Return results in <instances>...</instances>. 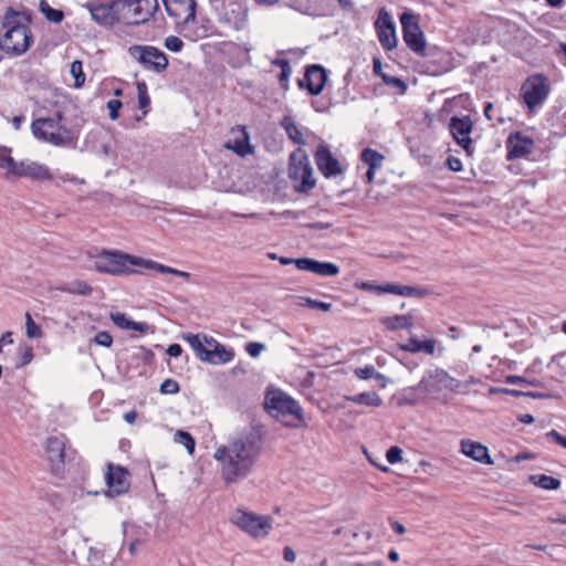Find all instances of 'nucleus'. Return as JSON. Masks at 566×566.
<instances>
[{
    "instance_id": "1",
    "label": "nucleus",
    "mask_w": 566,
    "mask_h": 566,
    "mask_svg": "<svg viewBox=\"0 0 566 566\" xmlns=\"http://www.w3.org/2000/svg\"><path fill=\"white\" fill-rule=\"evenodd\" d=\"M263 434L251 428L228 446L216 450L214 459L221 462L222 479L227 484L234 483L250 474L263 449Z\"/></svg>"
},
{
    "instance_id": "2",
    "label": "nucleus",
    "mask_w": 566,
    "mask_h": 566,
    "mask_svg": "<svg viewBox=\"0 0 566 566\" xmlns=\"http://www.w3.org/2000/svg\"><path fill=\"white\" fill-rule=\"evenodd\" d=\"M32 13L9 7L1 19L0 50L11 56L24 54L33 44Z\"/></svg>"
},
{
    "instance_id": "3",
    "label": "nucleus",
    "mask_w": 566,
    "mask_h": 566,
    "mask_svg": "<svg viewBox=\"0 0 566 566\" xmlns=\"http://www.w3.org/2000/svg\"><path fill=\"white\" fill-rule=\"evenodd\" d=\"M402 29V39L406 45L417 55L427 57L428 63L426 72L431 75H440L450 70V57L438 49L427 50L424 34L419 25V14L411 11H405L400 15Z\"/></svg>"
},
{
    "instance_id": "4",
    "label": "nucleus",
    "mask_w": 566,
    "mask_h": 566,
    "mask_svg": "<svg viewBox=\"0 0 566 566\" xmlns=\"http://www.w3.org/2000/svg\"><path fill=\"white\" fill-rule=\"evenodd\" d=\"M264 409L272 418L285 427L296 429L306 426L300 403L281 389L266 391Z\"/></svg>"
},
{
    "instance_id": "5",
    "label": "nucleus",
    "mask_w": 566,
    "mask_h": 566,
    "mask_svg": "<svg viewBox=\"0 0 566 566\" xmlns=\"http://www.w3.org/2000/svg\"><path fill=\"white\" fill-rule=\"evenodd\" d=\"M462 382L451 377L444 369L436 368L428 370L415 387L406 389V402L415 406L420 399L427 397L439 398L442 390L458 391Z\"/></svg>"
},
{
    "instance_id": "6",
    "label": "nucleus",
    "mask_w": 566,
    "mask_h": 566,
    "mask_svg": "<svg viewBox=\"0 0 566 566\" xmlns=\"http://www.w3.org/2000/svg\"><path fill=\"white\" fill-rule=\"evenodd\" d=\"M146 259L130 255L120 251L103 250L94 262V268L99 273L111 275L137 274L138 271L130 266H142L146 269Z\"/></svg>"
},
{
    "instance_id": "7",
    "label": "nucleus",
    "mask_w": 566,
    "mask_h": 566,
    "mask_svg": "<svg viewBox=\"0 0 566 566\" xmlns=\"http://www.w3.org/2000/svg\"><path fill=\"white\" fill-rule=\"evenodd\" d=\"M63 115L59 111L53 117H40L32 122L31 130L39 140L46 142L53 146H65L73 139L70 128L62 125Z\"/></svg>"
},
{
    "instance_id": "8",
    "label": "nucleus",
    "mask_w": 566,
    "mask_h": 566,
    "mask_svg": "<svg viewBox=\"0 0 566 566\" xmlns=\"http://www.w3.org/2000/svg\"><path fill=\"white\" fill-rule=\"evenodd\" d=\"M118 21L138 25L148 21L157 8V0H114Z\"/></svg>"
},
{
    "instance_id": "9",
    "label": "nucleus",
    "mask_w": 566,
    "mask_h": 566,
    "mask_svg": "<svg viewBox=\"0 0 566 566\" xmlns=\"http://www.w3.org/2000/svg\"><path fill=\"white\" fill-rule=\"evenodd\" d=\"M44 451L51 472L57 476L63 474L65 463L73 460L76 454V451L69 446V440L64 434L49 437L44 444Z\"/></svg>"
},
{
    "instance_id": "10",
    "label": "nucleus",
    "mask_w": 566,
    "mask_h": 566,
    "mask_svg": "<svg viewBox=\"0 0 566 566\" xmlns=\"http://www.w3.org/2000/svg\"><path fill=\"white\" fill-rule=\"evenodd\" d=\"M289 177L295 191L301 193L308 192L316 185L311 163L303 153H292L290 156Z\"/></svg>"
},
{
    "instance_id": "11",
    "label": "nucleus",
    "mask_w": 566,
    "mask_h": 566,
    "mask_svg": "<svg viewBox=\"0 0 566 566\" xmlns=\"http://www.w3.org/2000/svg\"><path fill=\"white\" fill-rule=\"evenodd\" d=\"M549 94L547 78L542 74L527 77L522 84L521 96L530 111L543 104Z\"/></svg>"
},
{
    "instance_id": "12",
    "label": "nucleus",
    "mask_w": 566,
    "mask_h": 566,
    "mask_svg": "<svg viewBox=\"0 0 566 566\" xmlns=\"http://www.w3.org/2000/svg\"><path fill=\"white\" fill-rule=\"evenodd\" d=\"M128 53L146 70L154 71L156 73H161L168 66L167 55L155 46L132 45L128 49Z\"/></svg>"
},
{
    "instance_id": "13",
    "label": "nucleus",
    "mask_w": 566,
    "mask_h": 566,
    "mask_svg": "<svg viewBox=\"0 0 566 566\" xmlns=\"http://www.w3.org/2000/svg\"><path fill=\"white\" fill-rule=\"evenodd\" d=\"M231 521L252 537H263L272 530V518L270 516H260L241 510L233 514Z\"/></svg>"
},
{
    "instance_id": "14",
    "label": "nucleus",
    "mask_w": 566,
    "mask_h": 566,
    "mask_svg": "<svg viewBox=\"0 0 566 566\" xmlns=\"http://www.w3.org/2000/svg\"><path fill=\"white\" fill-rule=\"evenodd\" d=\"M106 468L107 471L104 479L107 489L105 495L116 497L127 493L130 488V473L128 469L113 463H107Z\"/></svg>"
},
{
    "instance_id": "15",
    "label": "nucleus",
    "mask_w": 566,
    "mask_h": 566,
    "mask_svg": "<svg viewBox=\"0 0 566 566\" xmlns=\"http://www.w3.org/2000/svg\"><path fill=\"white\" fill-rule=\"evenodd\" d=\"M448 127L457 144L461 146L468 155H471L473 153L472 138L470 137L473 129L471 117L468 115L462 117L452 116Z\"/></svg>"
},
{
    "instance_id": "16",
    "label": "nucleus",
    "mask_w": 566,
    "mask_h": 566,
    "mask_svg": "<svg viewBox=\"0 0 566 566\" xmlns=\"http://www.w3.org/2000/svg\"><path fill=\"white\" fill-rule=\"evenodd\" d=\"M375 29L378 41L386 51H391L397 46L395 23L390 13L385 8L378 11Z\"/></svg>"
},
{
    "instance_id": "17",
    "label": "nucleus",
    "mask_w": 566,
    "mask_h": 566,
    "mask_svg": "<svg viewBox=\"0 0 566 566\" xmlns=\"http://www.w3.org/2000/svg\"><path fill=\"white\" fill-rule=\"evenodd\" d=\"M315 163L318 170L326 178H334L343 174V168L338 159L332 154L329 148L319 144L314 154Z\"/></svg>"
},
{
    "instance_id": "18",
    "label": "nucleus",
    "mask_w": 566,
    "mask_h": 566,
    "mask_svg": "<svg viewBox=\"0 0 566 566\" xmlns=\"http://www.w3.org/2000/svg\"><path fill=\"white\" fill-rule=\"evenodd\" d=\"M327 81V72L319 64L308 65L304 77L298 81L300 87H306L311 95H318L324 90Z\"/></svg>"
},
{
    "instance_id": "19",
    "label": "nucleus",
    "mask_w": 566,
    "mask_h": 566,
    "mask_svg": "<svg viewBox=\"0 0 566 566\" xmlns=\"http://www.w3.org/2000/svg\"><path fill=\"white\" fill-rule=\"evenodd\" d=\"M13 176L25 177L34 181H49L53 179V174L46 165L29 159L18 163L17 169L13 170Z\"/></svg>"
},
{
    "instance_id": "20",
    "label": "nucleus",
    "mask_w": 566,
    "mask_h": 566,
    "mask_svg": "<svg viewBox=\"0 0 566 566\" xmlns=\"http://www.w3.org/2000/svg\"><path fill=\"white\" fill-rule=\"evenodd\" d=\"M232 137L226 142L224 147L239 156H245L253 151L250 145V136L244 126H237L231 129Z\"/></svg>"
},
{
    "instance_id": "21",
    "label": "nucleus",
    "mask_w": 566,
    "mask_h": 566,
    "mask_svg": "<svg viewBox=\"0 0 566 566\" xmlns=\"http://www.w3.org/2000/svg\"><path fill=\"white\" fill-rule=\"evenodd\" d=\"M92 19L102 25H113L118 21L117 10L115 2L112 0L108 3H93L88 6Z\"/></svg>"
},
{
    "instance_id": "22",
    "label": "nucleus",
    "mask_w": 566,
    "mask_h": 566,
    "mask_svg": "<svg viewBox=\"0 0 566 566\" xmlns=\"http://www.w3.org/2000/svg\"><path fill=\"white\" fill-rule=\"evenodd\" d=\"M533 140L518 132L510 135L507 139V159H515L530 155L533 150Z\"/></svg>"
},
{
    "instance_id": "23",
    "label": "nucleus",
    "mask_w": 566,
    "mask_h": 566,
    "mask_svg": "<svg viewBox=\"0 0 566 566\" xmlns=\"http://www.w3.org/2000/svg\"><path fill=\"white\" fill-rule=\"evenodd\" d=\"M203 340L209 347V364L220 365L227 364L234 358V352L220 344L213 337L203 336Z\"/></svg>"
},
{
    "instance_id": "24",
    "label": "nucleus",
    "mask_w": 566,
    "mask_h": 566,
    "mask_svg": "<svg viewBox=\"0 0 566 566\" xmlns=\"http://www.w3.org/2000/svg\"><path fill=\"white\" fill-rule=\"evenodd\" d=\"M461 452L476 462L489 465L493 464V460L489 454L488 448L480 442H475L472 440H462Z\"/></svg>"
},
{
    "instance_id": "25",
    "label": "nucleus",
    "mask_w": 566,
    "mask_h": 566,
    "mask_svg": "<svg viewBox=\"0 0 566 566\" xmlns=\"http://www.w3.org/2000/svg\"><path fill=\"white\" fill-rule=\"evenodd\" d=\"M384 294L390 293L400 296H413V297H424L429 294L428 289L422 286H409V285H400L394 283H385L384 284Z\"/></svg>"
},
{
    "instance_id": "26",
    "label": "nucleus",
    "mask_w": 566,
    "mask_h": 566,
    "mask_svg": "<svg viewBox=\"0 0 566 566\" xmlns=\"http://www.w3.org/2000/svg\"><path fill=\"white\" fill-rule=\"evenodd\" d=\"M201 334L187 333L182 335V339L186 340L195 352L196 356L201 360L208 363L209 360V348L206 347L207 343L203 340Z\"/></svg>"
},
{
    "instance_id": "27",
    "label": "nucleus",
    "mask_w": 566,
    "mask_h": 566,
    "mask_svg": "<svg viewBox=\"0 0 566 566\" xmlns=\"http://www.w3.org/2000/svg\"><path fill=\"white\" fill-rule=\"evenodd\" d=\"M400 348L408 353H420L423 352L428 355H433L436 350V340L434 339H426L420 340L417 337L412 336L408 339V342L400 346Z\"/></svg>"
},
{
    "instance_id": "28",
    "label": "nucleus",
    "mask_w": 566,
    "mask_h": 566,
    "mask_svg": "<svg viewBox=\"0 0 566 566\" xmlns=\"http://www.w3.org/2000/svg\"><path fill=\"white\" fill-rule=\"evenodd\" d=\"M346 400L369 407H379L382 405V399L376 391H365L353 396H347Z\"/></svg>"
},
{
    "instance_id": "29",
    "label": "nucleus",
    "mask_w": 566,
    "mask_h": 566,
    "mask_svg": "<svg viewBox=\"0 0 566 566\" xmlns=\"http://www.w3.org/2000/svg\"><path fill=\"white\" fill-rule=\"evenodd\" d=\"M281 126L286 132L289 138L297 144V145H305V139L303 137V134L294 119L291 116H284L281 120Z\"/></svg>"
},
{
    "instance_id": "30",
    "label": "nucleus",
    "mask_w": 566,
    "mask_h": 566,
    "mask_svg": "<svg viewBox=\"0 0 566 566\" xmlns=\"http://www.w3.org/2000/svg\"><path fill=\"white\" fill-rule=\"evenodd\" d=\"M146 269L156 271V272L161 273V274H171V275H175V276L182 277L185 280H189V277H190V273H188V272L170 268L168 265L161 264V263L156 262L154 260H147Z\"/></svg>"
},
{
    "instance_id": "31",
    "label": "nucleus",
    "mask_w": 566,
    "mask_h": 566,
    "mask_svg": "<svg viewBox=\"0 0 566 566\" xmlns=\"http://www.w3.org/2000/svg\"><path fill=\"white\" fill-rule=\"evenodd\" d=\"M530 481L543 490H557L560 486V480L546 474H533Z\"/></svg>"
},
{
    "instance_id": "32",
    "label": "nucleus",
    "mask_w": 566,
    "mask_h": 566,
    "mask_svg": "<svg viewBox=\"0 0 566 566\" xmlns=\"http://www.w3.org/2000/svg\"><path fill=\"white\" fill-rule=\"evenodd\" d=\"M384 324L388 329H407L412 326V317L410 315H394L386 317Z\"/></svg>"
},
{
    "instance_id": "33",
    "label": "nucleus",
    "mask_w": 566,
    "mask_h": 566,
    "mask_svg": "<svg viewBox=\"0 0 566 566\" xmlns=\"http://www.w3.org/2000/svg\"><path fill=\"white\" fill-rule=\"evenodd\" d=\"M39 10L50 22L60 23L64 19V12L60 9L52 8L46 0L40 1Z\"/></svg>"
},
{
    "instance_id": "34",
    "label": "nucleus",
    "mask_w": 566,
    "mask_h": 566,
    "mask_svg": "<svg viewBox=\"0 0 566 566\" xmlns=\"http://www.w3.org/2000/svg\"><path fill=\"white\" fill-rule=\"evenodd\" d=\"M384 158L385 157L379 151L373 148H365L360 154L361 161L368 165L371 169L380 168Z\"/></svg>"
},
{
    "instance_id": "35",
    "label": "nucleus",
    "mask_w": 566,
    "mask_h": 566,
    "mask_svg": "<svg viewBox=\"0 0 566 566\" xmlns=\"http://www.w3.org/2000/svg\"><path fill=\"white\" fill-rule=\"evenodd\" d=\"M60 291L71 293V294H78L88 296L92 294L93 289L92 286L86 283L85 281H75L71 284H64L59 287Z\"/></svg>"
},
{
    "instance_id": "36",
    "label": "nucleus",
    "mask_w": 566,
    "mask_h": 566,
    "mask_svg": "<svg viewBox=\"0 0 566 566\" xmlns=\"http://www.w3.org/2000/svg\"><path fill=\"white\" fill-rule=\"evenodd\" d=\"M11 148L7 146H0V168L7 169V175L13 176V170L17 169L18 161H15L11 156Z\"/></svg>"
},
{
    "instance_id": "37",
    "label": "nucleus",
    "mask_w": 566,
    "mask_h": 566,
    "mask_svg": "<svg viewBox=\"0 0 566 566\" xmlns=\"http://www.w3.org/2000/svg\"><path fill=\"white\" fill-rule=\"evenodd\" d=\"M70 73L74 77V87H82L86 77L83 72V64L80 60H75L71 63Z\"/></svg>"
},
{
    "instance_id": "38",
    "label": "nucleus",
    "mask_w": 566,
    "mask_h": 566,
    "mask_svg": "<svg viewBox=\"0 0 566 566\" xmlns=\"http://www.w3.org/2000/svg\"><path fill=\"white\" fill-rule=\"evenodd\" d=\"M314 273L321 276H335L339 273V268L332 262L317 261Z\"/></svg>"
},
{
    "instance_id": "39",
    "label": "nucleus",
    "mask_w": 566,
    "mask_h": 566,
    "mask_svg": "<svg viewBox=\"0 0 566 566\" xmlns=\"http://www.w3.org/2000/svg\"><path fill=\"white\" fill-rule=\"evenodd\" d=\"M175 441L177 443L185 446V448L187 449V451L190 454L193 453L195 447H196V441L189 432L184 431V430H178L175 434Z\"/></svg>"
},
{
    "instance_id": "40",
    "label": "nucleus",
    "mask_w": 566,
    "mask_h": 566,
    "mask_svg": "<svg viewBox=\"0 0 566 566\" xmlns=\"http://www.w3.org/2000/svg\"><path fill=\"white\" fill-rule=\"evenodd\" d=\"M25 334L29 338H41L43 335L42 328L38 325L29 312L25 313Z\"/></svg>"
},
{
    "instance_id": "41",
    "label": "nucleus",
    "mask_w": 566,
    "mask_h": 566,
    "mask_svg": "<svg viewBox=\"0 0 566 566\" xmlns=\"http://www.w3.org/2000/svg\"><path fill=\"white\" fill-rule=\"evenodd\" d=\"M137 95L139 108L144 109V114H147L150 106V97L145 82L137 83Z\"/></svg>"
},
{
    "instance_id": "42",
    "label": "nucleus",
    "mask_w": 566,
    "mask_h": 566,
    "mask_svg": "<svg viewBox=\"0 0 566 566\" xmlns=\"http://www.w3.org/2000/svg\"><path fill=\"white\" fill-rule=\"evenodd\" d=\"M380 77L386 85L396 87L400 94H405L408 90V85L399 77L389 74H380Z\"/></svg>"
},
{
    "instance_id": "43",
    "label": "nucleus",
    "mask_w": 566,
    "mask_h": 566,
    "mask_svg": "<svg viewBox=\"0 0 566 566\" xmlns=\"http://www.w3.org/2000/svg\"><path fill=\"white\" fill-rule=\"evenodd\" d=\"M112 322L122 329H130L133 321L126 316L124 313H111Z\"/></svg>"
},
{
    "instance_id": "44",
    "label": "nucleus",
    "mask_w": 566,
    "mask_h": 566,
    "mask_svg": "<svg viewBox=\"0 0 566 566\" xmlns=\"http://www.w3.org/2000/svg\"><path fill=\"white\" fill-rule=\"evenodd\" d=\"M179 390H180L179 384L175 379H171V378L165 379L161 382L160 388H159V391L163 395H174V394L179 392Z\"/></svg>"
},
{
    "instance_id": "45",
    "label": "nucleus",
    "mask_w": 566,
    "mask_h": 566,
    "mask_svg": "<svg viewBox=\"0 0 566 566\" xmlns=\"http://www.w3.org/2000/svg\"><path fill=\"white\" fill-rule=\"evenodd\" d=\"M317 260L310 258H300L295 260V265L301 271H307L314 273Z\"/></svg>"
},
{
    "instance_id": "46",
    "label": "nucleus",
    "mask_w": 566,
    "mask_h": 566,
    "mask_svg": "<svg viewBox=\"0 0 566 566\" xmlns=\"http://www.w3.org/2000/svg\"><path fill=\"white\" fill-rule=\"evenodd\" d=\"M165 46L172 52H180L184 48V42L176 35H169L165 39Z\"/></svg>"
},
{
    "instance_id": "47",
    "label": "nucleus",
    "mask_w": 566,
    "mask_h": 566,
    "mask_svg": "<svg viewBox=\"0 0 566 566\" xmlns=\"http://www.w3.org/2000/svg\"><path fill=\"white\" fill-rule=\"evenodd\" d=\"M94 343L103 347H111L113 344V337L108 332L101 331L95 335Z\"/></svg>"
},
{
    "instance_id": "48",
    "label": "nucleus",
    "mask_w": 566,
    "mask_h": 566,
    "mask_svg": "<svg viewBox=\"0 0 566 566\" xmlns=\"http://www.w3.org/2000/svg\"><path fill=\"white\" fill-rule=\"evenodd\" d=\"M123 104L119 99L113 98L107 102V108H108V116L112 120H115L118 118L119 109L122 108Z\"/></svg>"
},
{
    "instance_id": "49",
    "label": "nucleus",
    "mask_w": 566,
    "mask_h": 566,
    "mask_svg": "<svg viewBox=\"0 0 566 566\" xmlns=\"http://www.w3.org/2000/svg\"><path fill=\"white\" fill-rule=\"evenodd\" d=\"M401 454H402V450L399 447L394 446L387 450L386 459L390 464H395V463L401 461V459H402Z\"/></svg>"
},
{
    "instance_id": "50",
    "label": "nucleus",
    "mask_w": 566,
    "mask_h": 566,
    "mask_svg": "<svg viewBox=\"0 0 566 566\" xmlns=\"http://www.w3.org/2000/svg\"><path fill=\"white\" fill-rule=\"evenodd\" d=\"M491 392H496V391H501V392H506V394H511L513 396H527V397H532V398H542L544 397L543 394L541 392H533V391H528V392H523V391H520V390H514V389H494L492 388L490 390Z\"/></svg>"
},
{
    "instance_id": "51",
    "label": "nucleus",
    "mask_w": 566,
    "mask_h": 566,
    "mask_svg": "<svg viewBox=\"0 0 566 566\" xmlns=\"http://www.w3.org/2000/svg\"><path fill=\"white\" fill-rule=\"evenodd\" d=\"M376 374V369L373 365H366L355 369V375L360 379H369Z\"/></svg>"
},
{
    "instance_id": "52",
    "label": "nucleus",
    "mask_w": 566,
    "mask_h": 566,
    "mask_svg": "<svg viewBox=\"0 0 566 566\" xmlns=\"http://www.w3.org/2000/svg\"><path fill=\"white\" fill-rule=\"evenodd\" d=\"M305 303H306V305L308 307L315 308V310H319V311H323V312H328L332 308V304L331 303L313 300V298H310V297L305 298Z\"/></svg>"
},
{
    "instance_id": "53",
    "label": "nucleus",
    "mask_w": 566,
    "mask_h": 566,
    "mask_svg": "<svg viewBox=\"0 0 566 566\" xmlns=\"http://www.w3.org/2000/svg\"><path fill=\"white\" fill-rule=\"evenodd\" d=\"M264 347L262 343L251 342L247 344L245 350L251 357H258Z\"/></svg>"
},
{
    "instance_id": "54",
    "label": "nucleus",
    "mask_w": 566,
    "mask_h": 566,
    "mask_svg": "<svg viewBox=\"0 0 566 566\" xmlns=\"http://www.w3.org/2000/svg\"><path fill=\"white\" fill-rule=\"evenodd\" d=\"M546 437L563 448H566V437L562 436L558 431L553 429L546 433Z\"/></svg>"
},
{
    "instance_id": "55",
    "label": "nucleus",
    "mask_w": 566,
    "mask_h": 566,
    "mask_svg": "<svg viewBox=\"0 0 566 566\" xmlns=\"http://www.w3.org/2000/svg\"><path fill=\"white\" fill-rule=\"evenodd\" d=\"M361 289L368 292L376 293L378 295L384 294V284H375L370 282H366L361 284Z\"/></svg>"
},
{
    "instance_id": "56",
    "label": "nucleus",
    "mask_w": 566,
    "mask_h": 566,
    "mask_svg": "<svg viewBox=\"0 0 566 566\" xmlns=\"http://www.w3.org/2000/svg\"><path fill=\"white\" fill-rule=\"evenodd\" d=\"M132 327L130 329L132 331H137L139 333H143V334H146L148 332H153V328L149 324L145 323V322H135L133 321V324H130Z\"/></svg>"
},
{
    "instance_id": "57",
    "label": "nucleus",
    "mask_w": 566,
    "mask_h": 566,
    "mask_svg": "<svg viewBox=\"0 0 566 566\" xmlns=\"http://www.w3.org/2000/svg\"><path fill=\"white\" fill-rule=\"evenodd\" d=\"M447 165H448L449 169L452 171H461L462 170V161L457 157L450 156L447 159Z\"/></svg>"
},
{
    "instance_id": "58",
    "label": "nucleus",
    "mask_w": 566,
    "mask_h": 566,
    "mask_svg": "<svg viewBox=\"0 0 566 566\" xmlns=\"http://www.w3.org/2000/svg\"><path fill=\"white\" fill-rule=\"evenodd\" d=\"M188 13L185 17V23H188L190 21H195L196 19V0H188Z\"/></svg>"
},
{
    "instance_id": "59",
    "label": "nucleus",
    "mask_w": 566,
    "mask_h": 566,
    "mask_svg": "<svg viewBox=\"0 0 566 566\" xmlns=\"http://www.w3.org/2000/svg\"><path fill=\"white\" fill-rule=\"evenodd\" d=\"M32 358H33L32 348L31 347L25 348L21 355V360H20V364L18 365V367L28 365L29 363H31Z\"/></svg>"
},
{
    "instance_id": "60",
    "label": "nucleus",
    "mask_w": 566,
    "mask_h": 566,
    "mask_svg": "<svg viewBox=\"0 0 566 566\" xmlns=\"http://www.w3.org/2000/svg\"><path fill=\"white\" fill-rule=\"evenodd\" d=\"M167 354L171 357H179L182 354V347L179 344H171L167 348Z\"/></svg>"
},
{
    "instance_id": "61",
    "label": "nucleus",
    "mask_w": 566,
    "mask_h": 566,
    "mask_svg": "<svg viewBox=\"0 0 566 566\" xmlns=\"http://www.w3.org/2000/svg\"><path fill=\"white\" fill-rule=\"evenodd\" d=\"M283 558H284V560L290 562V563L294 562L296 558L295 552L290 546L284 547Z\"/></svg>"
},
{
    "instance_id": "62",
    "label": "nucleus",
    "mask_w": 566,
    "mask_h": 566,
    "mask_svg": "<svg viewBox=\"0 0 566 566\" xmlns=\"http://www.w3.org/2000/svg\"><path fill=\"white\" fill-rule=\"evenodd\" d=\"M143 544V539L134 538L128 544V551L132 556L136 555L137 547Z\"/></svg>"
},
{
    "instance_id": "63",
    "label": "nucleus",
    "mask_w": 566,
    "mask_h": 566,
    "mask_svg": "<svg viewBox=\"0 0 566 566\" xmlns=\"http://www.w3.org/2000/svg\"><path fill=\"white\" fill-rule=\"evenodd\" d=\"M161 1H163V3H164V6H165V8H166V10H167L169 15H171V17L178 15V13L171 8V6L174 3H177L178 0H161Z\"/></svg>"
},
{
    "instance_id": "64",
    "label": "nucleus",
    "mask_w": 566,
    "mask_h": 566,
    "mask_svg": "<svg viewBox=\"0 0 566 566\" xmlns=\"http://www.w3.org/2000/svg\"><path fill=\"white\" fill-rule=\"evenodd\" d=\"M291 74H292V69L291 67L283 69L281 71V73L279 74V81L281 83L287 82L290 76H291Z\"/></svg>"
}]
</instances>
